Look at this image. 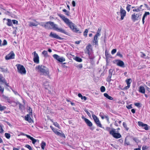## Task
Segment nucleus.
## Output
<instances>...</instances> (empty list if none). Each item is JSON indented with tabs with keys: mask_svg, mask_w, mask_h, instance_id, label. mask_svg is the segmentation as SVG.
Masks as SVG:
<instances>
[{
	"mask_svg": "<svg viewBox=\"0 0 150 150\" xmlns=\"http://www.w3.org/2000/svg\"><path fill=\"white\" fill-rule=\"evenodd\" d=\"M92 117L97 126L100 127H102V125L97 117L94 114L92 115Z\"/></svg>",
	"mask_w": 150,
	"mask_h": 150,
	"instance_id": "8",
	"label": "nucleus"
},
{
	"mask_svg": "<svg viewBox=\"0 0 150 150\" xmlns=\"http://www.w3.org/2000/svg\"><path fill=\"white\" fill-rule=\"evenodd\" d=\"M6 108L4 106H2V105L0 104V111H3L6 109Z\"/></svg>",
	"mask_w": 150,
	"mask_h": 150,
	"instance_id": "35",
	"label": "nucleus"
},
{
	"mask_svg": "<svg viewBox=\"0 0 150 150\" xmlns=\"http://www.w3.org/2000/svg\"><path fill=\"white\" fill-rule=\"evenodd\" d=\"M123 126L127 131H128V130L129 128L127 127V125L125 122H124L123 123Z\"/></svg>",
	"mask_w": 150,
	"mask_h": 150,
	"instance_id": "34",
	"label": "nucleus"
},
{
	"mask_svg": "<svg viewBox=\"0 0 150 150\" xmlns=\"http://www.w3.org/2000/svg\"><path fill=\"white\" fill-rule=\"evenodd\" d=\"M28 110L29 111V113L27 115H32V109L30 107H29V109Z\"/></svg>",
	"mask_w": 150,
	"mask_h": 150,
	"instance_id": "49",
	"label": "nucleus"
},
{
	"mask_svg": "<svg viewBox=\"0 0 150 150\" xmlns=\"http://www.w3.org/2000/svg\"><path fill=\"white\" fill-rule=\"evenodd\" d=\"M76 67L80 69H81L83 67V64H79V65H76Z\"/></svg>",
	"mask_w": 150,
	"mask_h": 150,
	"instance_id": "38",
	"label": "nucleus"
},
{
	"mask_svg": "<svg viewBox=\"0 0 150 150\" xmlns=\"http://www.w3.org/2000/svg\"><path fill=\"white\" fill-rule=\"evenodd\" d=\"M84 111H85V112H86V113L89 116L91 117V115L90 113V112L88 111V110L87 109H85L84 110Z\"/></svg>",
	"mask_w": 150,
	"mask_h": 150,
	"instance_id": "51",
	"label": "nucleus"
},
{
	"mask_svg": "<svg viewBox=\"0 0 150 150\" xmlns=\"http://www.w3.org/2000/svg\"><path fill=\"white\" fill-rule=\"evenodd\" d=\"M81 118L83 120L85 121V122L86 123V125L90 127H91L93 124L88 119L85 118L83 116H82L81 117Z\"/></svg>",
	"mask_w": 150,
	"mask_h": 150,
	"instance_id": "13",
	"label": "nucleus"
},
{
	"mask_svg": "<svg viewBox=\"0 0 150 150\" xmlns=\"http://www.w3.org/2000/svg\"><path fill=\"white\" fill-rule=\"evenodd\" d=\"M62 11L64 12H65L66 13H65V14L68 16H70V14H69V12L68 11H67L65 9H64L62 10Z\"/></svg>",
	"mask_w": 150,
	"mask_h": 150,
	"instance_id": "37",
	"label": "nucleus"
},
{
	"mask_svg": "<svg viewBox=\"0 0 150 150\" xmlns=\"http://www.w3.org/2000/svg\"><path fill=\"white\" fill-rule=\"evenodd\" d=\"M127 108L129 109H130L132 108V107L131 105H129L126 106Z\"/></svg>",
	"mask_w": 150,
	"mask_h": 150,
	"instance_id": "63",
	"label": "nucleus"
},
{
	"mask_svg": "<svg viewBox=\"0 0 150 150\" xmlns=\"http://www.w3.org/2000/svg\"><path fill=\"white\" fill-rule=\"evenodd\" d=\"M17 69V71L22 75H25L26 74V71L24 67L20 64H17L16 65Z\"/></svg>",
	"mask_w": 150,
	"mask_h": 150,
	"instance_id": "4",
	"label": "nucleus"
},
{
	"mask_svg": "<svg viewBox=\"0 0 150 150\" xmlns=\"http://www.w3.org/2000/svg\"><path fill=\"white\" fill-rule=\"evenodd\" d=\"M10 104L11 106H15L18 104V102L10 100Z\"/></svg>",
	"mask_w": 150,
	"mask_h": 150,
	"instance_id": "26",
	"label": "nucleus"
},
{
	"mask_svg": "<svg viewBox=\"0 0 150 150\" xmlns=\"http://www.w3.org/2000/svg\"><path fill=\"white\" fill-rule=\"evenodd\" d=\"M104 96L105 97H106L107 98H108V99L110 100H113V98L112 97L109 96L107 93H104Z\"/></svg>",
	"mask_w": 150,
	"mask_h": 150,
	"instance_id": "23",
	"label": "nucleus"
},
{
	"mask_svg": "<svg viewBox=\"0 0 150 150\" xmlns=\"http://www.w3.org/2000/svg\"><path fill=\"white\" fill-rule=\"evenodd\" d=\"M116 55L120 57L121 58H122L123 57V55L121 54L120 52H117L116 54Z\"/></svg>",
	"mask_w": 150,
	"mask_h": 150,
	"instance_id": "46",
	"label": "nucleus"
},
{
	"mask_svg": "<svg viewBox=\"0 0 150 150\" xmlns=\"http://www.w3.org/2000/svg\"><path fill=\"white\" fill-rule=\"evenodd\" d=\"M38 25L44 27L47 29H53L58 32L63 33L66 35H68V33L66 31L62 28H59L57 25L54 23V22L52 21L47 22L46 23H39Z\"/></svg>",
	"mask_w": 150,
	"mask_h": 150,
	"instance_id": "1",
	"label": "nucleus"
},
{
	"mask_svg": "<svg viewBox=\"0 0 150 150\" xmlns=\"http://www.w3.org/2000/svg\"><path fill=\"white\" fill-rule=\"evenodd\" d=\"M144 124L142 122L139 121L138 122V125L139 126H141L142 127H143V126Z\"/></svg>",
	"mask_w": 150,
	"mask_h": 150,
	"instance_id": "48",
	"label": "nucleus"
},
{
	"mask_svg": "<svg viewBox=\"0 0 150 150\" xmlns=\"http://www.w3.org/2000/svg\"><path fill=\"white\" fill-rule=\"evenodd\" d=\"M131 6V5L128 4L126 7V10L128 12H129L130 10Z\"/></svg>",
	"mask_w": 150,
	"mask_h": 150,
	"instance_id": "40",
	"label": "nucleus"
},
{
	"mask_svg": "<svg viewBox=\"0 0 150 150\" xmlns=\"http://www.w3.org/2000/svg\"><path fill=\"white\" fill-rule=\"evenodd\" d=\"M58 16L74 32L77 33H80L82 32L79 30L78 28L75 27L74 24L68 18H66L64 16L61 14H59L58 15Z\"/></svg>",
	"mask_w": 150,
	"mask_h": 150,
	"instance_id": "2",
	"label": "nucleus"
},
{
	"mask_svg": "<svg viewBox=\"0 0 150 150\" xmlns=\"http://www.w3.org/2000/svg\"><path fill=\"white\" fill-rule=\"evenodd\" d=\"M34 21L35 22V23H34L32 22H29V26L31 27L33 26H36L38 25L39 23L36 21L35 20H34Z\"/></svg>",
	"mask_w": 150,
	"mask_h": 150,
	"instance_id": "15",
	"label": "nucleus"
},
{
	"mask_svg": "<svg viewBox=\"0 0 150 150\" xmlns=\"http://www.w3.org/2000/svg\"><path fill=\"white\" fill-rule=\"evenodd\" d=\"M53 124L54 125L55 127L58 128H60V127H59L60 126H59V125L57 122H54Z\"/></svg>",
	"mask_w": 150,
	"mask_h": 150,
	"instance_id": "47",
	"label": "nucleus"
},
{
	"mask_svg": "<svg viewBox=\"0 0 150 150\" xmlns=\"http://www.w3.org/2000/svg\"><path fill=\"white\" fill-rule=\"evenodd\" d=\"M114 70L113 69H110L109 70V74L112 75Z\"/></svg>",
	"mask_w": 150,
	"mask_h": 150,
	"instance_id": "50",
	"label": "nucleus"
},
{
	"mask_svg": "<svg viewBox=\"0 0 150 150\" xmlns=\"http://www.w3.org/2000/svg\"><path fill=\"white\" fill-rule=\"evenodd\" d=\"M3 126L0 125V133H2L4 132V130L3 129Z\"/></svg>",
	"mask_w": 150,
	"mask_h": 150,
	"instance_id": "39",
	"label": "nucleus"
},
{
	"mask_svg": "<svg viewBox=\"0 0 150 150\" xmlns=\"http://www.w3.org/2000/svg\"><path fill=\"white\" fill-rule=\"evenodd\" d=\"M53 57L58 62H62L65 61V59L63 57H60L57 54L53 55Z\"/></svg>",
	"mask_w": 150,
	"mask_h": 150,
	"instance_id": "7",
	"label": "nucleus"
},
{
	"mask_svg": "<svg viewBox=\"0 0 150 150\" xmlns=\"http://www.w3.org/2000/svg\"><path fill=\"white\" fill-rule=\"evenodd\" d=\"M103 113L100 112L99 115L101 117L102 119H103L104 118V116H103Z\"/></svg>",
	"mask_w": 150,
	"mask_h": 150,
	"instance_id": "55",
	"label": "nucleus"
},
{
	"mask_svg": "<svg viewBox=\"0 0 150 150\" xmlns=\"http://www.w3.org/2000/svg\"><path fill=\"white\" fill-rule=\"evenodd\" d=\"M5 135L7 139L9 138V134L8 133H5Z\"/></svg>",
	"mask_w": 150,
	"mask_h": 150,
	"instance_id": "56",
	"label": "nucleus"
},
{
	"mask_svg": "<svg viewBox=\"0 0 150 150\" xmlns=\"http://www.w3.org/2000/svg\"><path fill=\"white\" fill-rule=\"evenodd\" d=\"M91 45L90 44H89L87 46H86V51L85 52V53H89V52L91 51L92 49L91 48Z\"/></svg>",
	"mask_w": 150,
	"mask_h": 150,
	"instance_id": "17",
	"label": "nucleus"
},
{
	"mask_svg": "<svg viewBox=\"0 0 150 150\" xmlns=\"http://www.w3.org/2000/svg\"><path fill=\"white\" fill-rule=\"evenodd\" d=\"M28 137H29L28 138L30 139L32 141V143L33 144H34L37 141L33 137H31L30 136Z\"/></svg>",
	"mask_w": 150,
	"mask_h": 150,
	"instance_id": "30",
	"label": "nucleus"
},
{
	"mask_svg": "<svg viewBox=\"0 0 150 150\" xmlns=\"http://www.w3.org/2000/svg\"><path fill=\"white\" fill-rule=\"evenodd\" d=\"M18 104L19 105V109L20 110H22L23 107V105L18 102Z\"/></svg>",
	"mask_w": 150,
	"mask_h": 150,
	"instance_id": "41",
	"label": "nucleus"
},
{
	"mask_svg": "<svg viewBox=\"0 0 150 150\" xmlns=\"http://www.w3.org/2000/svg\"><path fill=\"white\" fill-rule=\"evenodd\" d=\"M142 16V14L140 13H134L131 15V18L133 22H135L136 21H137L139 19H141V17Z\"/></svg>",
	"mask_w": 150,
	"mask_h": 150,
	"instance_id": "6",
	"label": "nucleus"
},
{
	"mask_svg": "<svg viewBox=\"0 0 150 150\" xmlns=\"http://www.w3.org/2000/svg\"><path fill=\"white\" fill-rule=\"evenodd\" d=\"M7 42L5 40H4L3 41V42L2 45H5L7 44Z\"/></svg>",
	"mask_w": 150,
	"mask_h": 150,
	"instance_id": "58",
	"label": "nucleus"
},
{
	"mask_svg": "<svg viewBox=\"0 0 150 150\" xmlns=\"http://www.w3.org/2000/svg\"><path fill=\"white\" fill-rule=\"evenodd\" d=\"M21 134L22 135L25 136L28 138H29V137L28 136H30V135H28L25 134L24 133H23V132H21Z\"/></svg>",
	"mask_w": 150,
	"mask_h": 150,
	"instance_id": "57",
	"label": "nucleus"
},
{
	"mask_svg": "<svg viewBox=\"0 0 150 150\" xmlns=\"http://www.w3.org/2000/svg\"><path fill=\"white\" fill-rule=\"evenodd\" d=\"M148 146H143L142 147V150H147V149H148Z\"/></svg>",
	"mask_w": 150,
	"mask_h": 150,
	"instance_id": "53",
	"label": "nucleus"
},
{
	"mask_svg": "<svg viewBox=\"0 0 150 150\" xmlns=\"http://www.w3.org/2000/svg\"><path fill=\"white\" fill-rule=\"evenodd\" d=\"M42 53L45 57H48L47 52V51L44 50L42 52Z\"/></svg>",
	"mask_w": 150,
	"mask_h": 150,
	"instance_id": "33",
	"label": "nucleus"
},
{
	"mask_svg": "<svg viewBox=\"0 0 150 150\" xmlns=\"http://www.w3.org/2000/svg\"><path fill=\"white\" fill-rule=\"evenodd\" d=\"M25 147L28 148L29 150H33L31 146L28 144L25 145Z\"/></svg>",
	"mask_w": 150,
	"mask_h": 150,
	"instance_id": "44",
	"label": "nucleus"
},
{
	"mask_svg": "<svg viewBox=\"0 0 150 150\" xmlns=\"http://www.w3.org/2000/svg\"><path fill=\"white\" fill-rule=\"evenodd\" d=\"M143 127H144V129L146 130H148L149 129L148 125L146 124H144L143 126Z\"/></svg>",
	"mask_w": 150,
	"mask_h": 150,
	"instance_id": "45",
	"label": "nucleus"
},
{
	"mask_svg": "<svg viewBox=\"0 0 150 150\" xmlns=\"http://www.w3.org/2000/svg\"><path fill=\"white\" fill-rule=\"evenodd\" d=\"M115 61L117 66L123 68L125 67L124 62L123 61L120 59H116Z\"/></svg>",
	"mask_w": 150,
	"mask_h": 150,
	"instance_id": "12",
	"label": "nucleus"
},
{
	"mask_svg": "<svg viewBox=\"0 0 150 150\" xmlns=\"http://www.w3.org/2000/svg\"><path fill=\"white\" fill-rule=\"evenodd\" d=\"M8 69L7 67L5 66H3L0 67V70L3 72H6L7 71Z\"/></svg>",
	"mask_w": 150,
	"mask_h": 150,
	"instance_id": "18",
	"label": "nucleus"
},
{
	"mask_svg": "<svg viewBox=\"0 0 150 150\" xmlns=\"http://www.w3.org/2000/svg\"><path fill=\"white\" fill-rule=\"evenodd\" d=\"M140 53L142 54L141 56V57H142L144 59H149V57L148 56H146V55H145V54H144L143 52H141Z\"/></svg>",
	"mask_w": 150,
	"mask_h": 150,
	"instance_id": "31",
	"label": "nucleus"
},
{
	"mask_svg": "<svg viewBox=\"0 0 150 150\" xmlns=\"http://www.w3.org/2000/svg\"><path fill=\"white\" fill-rule=\"evenodd\" d=\"M0 82L1 83V84L2 85L3 83L5 84L6 85L8 86V84H7L6 81L4 79H3L1 77H0Z\"/></svg>",
	"mask_w": 150,
	"mask_h": 150,
	"instance_id": "27",
	"label": "nucleus"
},
{
	"mask_svg": "<svg viewBox=\"0 0 150 150\" xmlns=\"http://www.w3.org/2000/svg\"><path fill=\"white\" fill-rule=\"evenodd\" d=\"M116 129L114 128L112 129L110 132V134H111L115 138L118 139L121 137V135L120 133H116Z\"/></svg>",
	"mask_w": 150,
	"mask_h": 150,
	"instance_id": "5",
	"label": "nucleus"
},
{
	"mask_svg": "<svg viewBox=\"0 0 150 150\" xmlns=\"http://www.w3.org/2000/svg\"><path fill=\"white\" fill-rule=\"evenodd\" d=\"M100 91L101 92H104L105 90V88L104 86H102L100 88Z\"/></svg>",
	"mask_w": 150,
	"mask_h": 150,
	"instance_id": "42",
	"label": "nucleus"
},
{
	"mask_svg": "<svg viewBox=\"0 0 150 150\" xmlns=\"http://www.w3.org/2000/svg\"><path fill=\"white\" fill-rule=\"evenodd\" d=\"M120 19L122 20L124 19V17L126 16V11L122 7L120 8Z\"/></svg>",
	"mask_w": 150,
	"mask_h": 150,
	"instance_id": "10",
	"label": "nucleus"
},
{
	"mask_svg": "<svg viewBox=\"0 0 150 150\" xmlns=\"http://www.w3.org/2000/svg\"><path fill=\"white\" fill-rule=\"evenodd\" d=\"M50 127L51 128V129L53 131V132L55 133L57 131V129L56 128H54L52 126H50Z\"/></svg>",
	"mask_w": 150,
	"mask_h": 150,
	"instance_id": "43",
	"label": "nucleus"
},
{
	"mask_svg": "<svg viewBox=\"0 0 150 150\" xmlns=\"http://www.w3.org/2000/svg\"><path fill=\"white\" fill-rule=\"evenodd\" d=\"M88 55V58L91 59H93L94 57L93 54L90 52H89V53H87Z\"/></svg>",
	"mask_w": 150,
	"mask_h": 150,
	"instance_id": "25",
	"label": "nucleus"
},
{
	"mask_svg": "<svg viewBox=\"0 0 150 150\" xmlns=\"http://www.w3.org/2000/svg\"><path fill=\"white\" fill-rule=\"evenodd\" d=\"M36 68L38 69L39 71L44 75L49 76V70L46 66L42 65H38V67H36Z\"/></svg>",
	"mask_w": 150,
	"mask_h": 150,
	"instance_id": "3",
	"label": "nucleus"
},
{
	"mask_svg": "<svg viewBox=\"0 0 150 150\" xmlns=\"http://www.w3.org/2000/svg\"><path fill=\"white\" fill-rule=\"evenodd\" d=\"M55 133L57 135L60 136L61 134V133L60 132L57 131H57Z\"/></svg>",
	"mask_w": 150,
	"mask_h": 150,
	"instance_id": "60",
	"label": "nucleus"
},
{
	"mask_svg": "<svg viewBox=\"0 0 150 150\" xmlns=\"http://www.w3.org/2000/svg\"><path fill=\"white\" fill-rule=\"evenodd\" d=\"M49 36L52 38L58 39L60 40H63L64 39L63 38L59 37L58 35H57L56 33H53L52 32L50 33Z\"/></svg>",
	"mask_w": 150,
	"mask_h": 150,
	"instance_id": "9",
	"label": "nucleus"
},
{
	"mask_svg": "<svg viewBox=\"0 0 150 150\" xmlns=\"http://www.w3.org/2000/svg\"><path fill=\"white\" fill-rule=\"evenodd\" d=\"M150 15V13L149 12H146L142 18V23L143 24H144V19L147 16L149 15Z\"/></svg>",
	"mask_w": 150,
	"mask_h": 150,
	"instance_id": "20",
	"label": "nucleus"
},
{
	"mask_svg": "<svg viewBox=\"0 0 150 150\" xmlns=\"http://www.w3.org/2000/svg\"><path fill=\"white\" fill-rule=\"evenodd\" d=\"M105 56L106 57V61L108 62V58H111V55L108 53V52L107 50L105 51Z\"/></svg>",
	"mask_w": 150,
	"mask_h": 150,
	"instance_id": "19",
	"label": "nucleus"
},
{
	"mask_svg": "<svg viewBox=\"0 0 150 150\" xmlns=\"http://www.w3.org/2000/svg\"><path fill=\"white\" fill-rule=\"evenodd\" d=\"M74 59L77 62H81L82 61V59L78 57H76Z\"/></svg>",
	"mask_w": 150,
	"mask_h": 150,
	"instance_id": "29",
	"label": "nucleus"
},
{
	"mask_svg": "<svg viewBox=\"0 0 150 150\" xmlns=\"http://www.w3.org/2000/svg\"><path fill=\"white\" fill-rule=\"evenodd\" d=\"M140 11L139 8H135L134 9H133V11L134 12H138L139 11Z\"/></svg>",
	"mask_w": 150,
	"mask_h": 150,
	"instance_id": "54",
	"label": "nucleus"
},
{
	"mask_svg": "<svg viewBox=\"0 0 150 150\" xmlns=\"http://www.w3.org/2000/svg\"><path fill=\"white\" fill-rule=\"evenodd\" d=\"M33 53L34 54L33 61L34 62L37 64L39 63V57L38 54L35 51Z\"/></svg>",
	"mask_w": 150,
	"mask_h": 150,
	"instance_id": "11",
	"label": "nucleus"
},
{
	"mask_svg": "<svg viewBox=\"0 0 150 150\" xmlns=\"http://www.w3.org/2000/svg\"><path fill=\"white\" fill-rule=\"evenodd\" d=\"M134 105L138 107H140V103H136L134 104Z\"/></svg>",
	"mask_w": 150,
	"mask_h": 150,
	"instance_id": "64",
	"label": "nucleus"
},
{
	"mask_svg": "<svg viewBox=\"0 0 150 150\" xmlns=\"http://www.w3.org/2000/svg\"><path fill=\"white\" fill-rule=\"evenodd\" d=\"M15 56V54L13 51L10 52V59H14Z\"/></svg>",
	"mask_w": 150,
	"mask_h": 150,
	"instance_id": "28",
	"label": "nucleus"
},
{
	"mask_svg": "<svg viewBox=\"0 0 150 150\" xmlns=\"http://www.w3.org/2000/svg\"><path fill=\"white\" fill-rule=\"evenodd\" d=\"M126 82L127 83V86L125 87L124 88L125 89H127L129 88L130 86V84L132 82V80L131 79H129L126 80Z\"/></svg>",
	"mask_w": 150,
	"mask_h": 150,
	"instance_id": "14",
	"label": "nucleus"
},
{
	"mask_svg": "<svg viewBox=\"0 0 150 150\" xmlns=\"http://www.w3.org/2000/svg\"><path fill=\"white\" fill-rule=\"evenodd\" d=\"M12 23H13L14 24L17 25L18 24V21L15 20H12V21L10 20V26H12L13 25Z\"/></svg>",
	"mask_w": 150,
	"mask_h": 150,
	"instance_id": "21",
	"label": "nucleus"
},
{
	"mask_svg": "<svg viewBox=\"0 0 150 150\" xmlns=\"http://www.w3.org/2000/svg\"><path fill=\"white\" fill-rule=\"evenodd\" d=\"M98 37L97 36H94V40H93V42L94 43L95 45H98Z\"/></svg>",
	"mask_w": 150,
	"mask_h": 150,
	"instance_id": "24",
	"label": "nucleus"
},
{
	"mask_svg": "<svg viewBox=\"0 0 150 150\" xmlns=\"http://www.w3.org/2000/svg\"><path fill=\"white\" fill-rule=\"evenodd\" d=\"M46 143L44 141H42L41 143V147L42 149L44 150L45 149V147L46 146Z\"/></svg>",
	"mask_w": 150,
	"mask_h": 150,
	"instance_id": "32",
	"label": "nucleus"
},
{
	"mask_svg": "<svg viewBox=\"0 0 150 150\" xmlns=\"http://www.w3.org/2000/svg\"><path fill=\"white\" fill-rule=\"evenodd\" d=\"M88 32V30L87 29H86L85 31L83 32V35L86 37L87 36V33Z\"/></svg>",
	"mask_w": 150,
	"mask_h": 150,
	"instance_id": "36",
	"label": "nucleus"
},
{
	"mask_svg": "<svg viewBox=\"0 0 150 150\" xmlns=\"http://www.w3.org/2000/svg\"><path fill=\"white\" fill-rule=\"evenodd\" d=\"M30 115H26L25 116V120L28 121L29 123L33 122V120L30 117Z\"/></svg>",
	"mask_w": 150,
	"mask_h": 150,
	"instance_id": "16",
	"label": "nucleus"
},
{
	"mask_svg": "<svg viewBox=\"0 0 150 150\" xmlns=\"http://www.w3.org/2000/svg\"><path fill=\"white\" fill-rule=\"evenodd\" d=\"M116 51H117V50L116 49H113L111 51V54H114L116 52Z\"/></svg>",
	"mask_w": 150,
	"mask_h": 150,
	"instance_id": "52",
	"label": "nucleus"
},
{
	"mask_svg": "<svg viewBox=\"0 0 150 150\" xmlns=\"http://www.w3.org/2000/svg\"><path fill=\"white\" fill-rule=\"evenodd\" d=\"M99 30V29H98V30L95 36H97V37H98V36H100V33H99V32H98Z\"/></svg>",
	"mask_w": 150,
	"mask_h": 150,
	"instance_id": "59",
	"label": "nucleus"
},
{
	"mask_svg": "<svg viewBox=\"0 0 150 150\" xmlns=\"http://www.w3.org/2000/svg\"><path fill=\"white\" fill-rule=\"evenodd\" d=\"M5 59L6 60H8L9 59V54H8L6 55L5 57Z\"/></svg>",
	"mask_w": 150,
	"mask_h": 150,
	"instance_id": "61",
	"label": "nucleus"
},
{
	"mask_svg": "<svg viewBox=\"0 0 150 150\" xmlns=\"http://www.w3.org/2000/svg\"><path fill=\"white\" fill-rule=\"evenodd\" d=\"M139 92L142 93H145V90L144 87L140 86L139 87Z\"/></svg>",
	"mask_w": 150,
	"mask_h": 150,
	"instance_id": "22",
	"label": "nucleus"
},
{
	"mask_svg": "<svg viewBox=\"0 0 150 150\" xmlns=\"http://www.w3.org/2000/svg\"><path fill=\"white\" fill-rule=\"evenodd\" d=\"M60 137H63L64 138H66V136H65L64 134L62 133H61Z\"/></svg>",
	"mask_w": 150,
	"mask_h": 150,
	"instance_id": "62",
	"label": "nucleus"
}]
</instances>
